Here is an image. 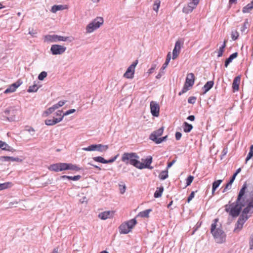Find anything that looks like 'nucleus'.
Listing matches in <instances>:
<instances>
[{
    "label": "nucleus",
    "instance_id": "nucleus-31",
    "mask_svg": "<svg viewBox=\"0 0 253 253\" xmlns=\"http://www.w3.org/2000/svg\"><path fill=\"white\" fill-rule=\"evenodd\" d=\"M249 25L248 20L247 19L245 20L243 26L241 28V31L242 33H246L247 32V29L249 27Z\"/></svg>",
    "mask_w": 253,
    "mask_h": 253
},
{
    "label": "nucleus",
    "instance_id": "nucleus-10",
    "mask_svg": "<svg viewBox=\"0 0 253 253\" xmlns=\"http://www.w3.org/2000/svg\"><path fill=\"white\" fill-rule=\"evenodd\" d=\"M60 171L65 170H79L80 169L76 165L71 163H59Z\"/></svg>",
    "mask_w": 253,
    "mask_h": 253
},
{
    "label": "nucleus",
    "instance_id": "nucleus-44",
    "mask_svg": "<svg viewBox=\"0 0 253 253\" xmlns=\"http://www.w3.org/2000/svg\"><path fill=\"white\" fill-rule=\"evenodd\" d=\"M53 111H54V110L53 109L52 107H51L47 109L46 110H45L43 114L45 116H47L51 114Z\"/></svg>",
    "mask_w": 253,
    "mask_h": 253
},
{
    "label": "nucleus",
    "instance_id": "nucleus-54",
    "mask_svg": "<svg viewBox=\"0 0 253 253\" xmlns=\"http://www.w3.org/2000/svg\"><path fill=\"white\" fill-rule=\"evenodd\" d=\"M156 64H152L151 68L148 70L147 73L149 74H152V73H153L154 71L156 69Z\"/></svg>",
    "mask_w": 253,
    "mask_h": 253
},
{
    "label": "nucleus",
    "instance_id": "nucleus-6",
    "mask_svg": "<svg viewBox=\"0 0 253 253\" xmlns=\"http://www.w3.org/2000/svg\"><path fill=\"white\" fill-rule=\"evenodd\" d=\"M195 81V77L193 73L187 74L185 82L181 91L179 92V95H181L183 93L187 92L189 89V87H191L194 84Z\"/></svg>",
    "mask_w": 253,
    "mask_h": 253
},
{
    "label": "nucleus",
    "instance_id": "nucleus-23",
    "mask_svg": "<svg viewBox=\"0 0 253 253\" xmlns=\"http://www.w3.org/2000/svg\"><path fill=\"white\" fill-rule=\"evenodd\" d=\"M238 53L237 52H235L233 54H232L231 55H230V56L229 57V58H228L226 60H225V66L226 67H227L228 65L232 61V60L236 58L237 56H238Z\"/></svg>",
    "mask_w": 253,
    "mask_h": 253
},
{
    "label": "nucleus",
    "instance_id": "nucleus-56",
    "mask_svg": "<svg viewBox=\"0 0 253 253\" xmlns=\"http://www.w3.org/2000/svg\"><path fill=\"white\" fill-rule=\"evenodd\" d=\"M231 185V184H229V182H228L226 185L225 187L223 189L222 192L224 193L227 191L228 189H230Z\"/></svg>",
    "mask_w": 253,
    "mask_h": 253
},
{
    "label": "nucleus",
    "instance_id": "nucleus-5",
    "mask_svg": "<svg viewBox=\"0 0 253 253\" xmlns=\"http://www.w3.org/2000/svg\"><path fill=\"white\" fill-rule=\"evenodd\" d=\"M109 146L108 145H103L101 144H92L87 147H84L82 150L85 151H98L103 153L108 150Z\"/></svg>",
    "mask_w": 253,
    "mask_h": 253
},
{
    "label": "nucleus",
    "instance_id": "nucleus-28",
    "mask_svg": "<svg viewBox=\"0 0 253 253\" xmlns=\"http://www.w3.org/2000/svg\"><path fill=\"white\" fill-rule=\"evenodd\" d=\"M222 181V180H217L213 182L212 186V195L214 194L215 190L219 186V185L221 184Z\"/></svg>",
    "mask_w": 253,
    "mask_h": 253
},
{
    "label": "nucleus",
    "instance_id": "nucleus-57",
    "mask_svg": "<svg viewBox=\"0 0 253 253\" xmlns=\"http://www.w3.org/2000/svg\"><path fill=\"white\" fill-rule=\"evenodd\" d=\"M250 247L251 249H253V235L251 236L250 241Z\"/></svg>",
    "mask_w": 253,
    "mask_h": 253
},
{
    "label": "nucleus",
    "instance_id": "nucleus-39",
    "mask_svg": "<svg viewBox=\"0 0 253 253\" xmlns=\"http://www.w3.org/2000/svg\"><path fill=\"white\" fill-rule=\"evenodd\" d=\"M92 159L94 161L97 162H99L103 164H105L106 162V160H105L103 157L101 156L94 157Z\"/></svg>",
    "mask_w": 253,
    "mask_h": 253
},
{
    "label": "nucleus",
    "instance_id": "nucleus-8",
    "mask_svg": "<svg viewBox=\"0 0 253 253\" xmlns=\"http://www.w3.org/2000/svg\"><path fill=\"white\" fill-rule=\"evenodd\" d=\"M199 2V0H190L188 4L184 6L182 11L186 14L191 13L196 8Z\"/></svg>",
    "mask_w": 253,
    "mask_h": 253
},
{
    "label": "nucleus",
    "instance_id": "nucleus-61",
    "mask_svg": "<svg viewBox=\"0 0 253 253\" xmlns=\"http://www.w3.org/2000/svg\"><path fill=\"white\" fill-rule=\"evenodd\" d=\"M176 162V160H173L171 162L169 163L167 166V169L170 168Z\"/></svg>",
    "mask_w": 253,
    "mask_h": 253
},
{
    "label": "nucleus",
    "instance_id": "nucleus-25",
    "mask_svg": "<svg viewBox=\"0 0 253 253\" xmlns=\"http://www.w3.org/2000/svg\"><path fill=\"white\" fill-rule=\"evenodd\" d=\"M252 9H253V0L250 3H248L246 6L243 8L242 11L243 13H248Z\"/></svg>",
    "mask_w": 253,
    "mask_h": 253
},
{
    "label": "nucleus",
    "instance_id": "nucleus-2",
    "mask_svg": "<svg viewBox=\"0 0 253 253\" xmlns=\"http://www.w3.org/2000/svg\"><path fill=\"white\" fill-rule=\"evenodd\" d=\"M218 219L215 218L211 225V233L217 243H222L225 241L226 235L221 229L217 227V222Z\"/></svg>",
    "mask_w": 253,
    "mask_h": 253
},
{
    "label": "nucleus",
    "instance_id": "nucleus-16",
    "mask_svg": "<svg viewBox=\"0 0 253 253\" xmlns=\"http://www.w3.org/2000/svg\"><path fill=\"white\" fill-rule=\"evenodd\" d=\"M44 42H57V35H47L44 36Z\"/></svg>",
    "mask_w": 253,
    "mask_h": 253
},
{
    "label": "nucleus",
    "instance_id": "nucleus-49",
    "mask_svg": "<svg viewBox=\"0 0 253 253\" xmlns=\"http://www.w3.org/2000/svg\"><path fill=\"white\" fill-rule=\"evenodd\" d=\"M168 138V135H166L165 136L160 137L159 138L158 140H157L156 144H160L163 141H165L167 140Z\"/></svg>",
    "mask_w": 253,
    "mask_h": 253
},
{
    "label": "nucleus",
    "instance_id": "nucleus-46",
    "mask_svg": "<svg viewBox=\"0 0 253 253\" xmlns=\"http://www.w3.org/2000/svg\"><path fill=\"white\" fill-rule=\"evenodd\" d=\"M194 177L192 175H189L186 179V186H189L192 182Z\"/></svg>",
    "mask_w": 253,
    "mask_h": 253
},
{
    "label": "nucleus",
    "instance_id": "nucleus-4",
    "mask_svg": "<svg viewBox=\"0 0 253 253\" xmlns=\"http://www.w3.org/2000/svg\"><path fill=\"white\" fill-rule=\"evenodd\" d=\"M104 22V20L102 17H98L94 19L90 22L86 27V32L91 33L94 30L99 28Z\"/></svg>",
    "mask_w": 253,
    "mask_h": 253
},
{
    "label": "nucleus",
    "instance_id": "nucleus-64",
    "mask_svg": "<svg viewBox=\"0 0 253 253\" xmlns=\"http://www.w3.org/2000/svg\"><path fill=\"white\" fill-rule=\"evenodd\" d=\"M187 119L191 121H193L195 120V116L193 115H190L188 117Z\"/></svg>",
    "mask_w": 253,
    "mask_h": 253
},
{
    "label": "nucleus",
    "instance_id": "nucleus-20",
    "mask_svg": "<svg viewBox=\"0 0 253 253\" xmlns=\"http://www.w3.org/2000/svg\"><path fill=\"white\" fill-rule=\"evenodd\" d=\"M0 148L3 150H6L10 152H15V150L9 146L5 142L0 140Z\"/></svg>",
    "mask_w": 253,
    "mask_h": 253
},
{
    "label": "nucleus",
    "instance_id": "nucleus-36",
    "mask_svg": "<svg viewBox=\"0 0 253 253\" xmlns=\"http://www.w3.org/2000/svg\"><path fill=\"white\" fill-rule=\"evenodd\" d=\"M159 177L162 180H165L168 177V170L162 171L159 174Z\"/></svg>",
    "mask_w": 253,
    "mask_h": 253
},
{
    "label": "nucleus",
    "instance_id": "nucleus-34",
    "mask_svg": "<svg viewBox=\"0 0 253 253\" xmlns=\"http://www.w3.org/2000/svg\"><path fill=\"white\" fill-rule=\"evenodd\" d=\"M226 42H227L226 40H224L223 44L221 46H220L219 47V49L218 51V55H217L218 57H221V56H222L223 53V52L224 51V48H225V47L226 46Z\"/></svg>",
    "mask_w": 253,
    "mask_h": 253
},
{
    "label": "nucleus",
    "instance_id": "nucleus-40",
    "mask_svg": "<svg viewBox=\"0 0 253 253\" xmlns=\"http://www.w3.org/2000/svg\"><path fill=\"white\" fill-rule=\"evenodd\" d=\"M160 5V1L159 0H157L155 1V3L153 5V9L155 11L157 12L158 11V9L159 8Z\"/></svg>",
    "mask_w": 253,
    "mask_h": 253
},
{
    "label": "nucleus",
    "instance_id": "nucleus-19",
    "mask_svg": "<svg viewBox=\"0 0 253 253\" xmlns=\"http://www.w3.org/2000/svg\"><path fill=\"white\" fill-rule=\"evenodd\" d=\"M119 230L121 234H127L131 231V230L128 227V225H127L126 222L122 224L120 226Z\"/></svg>",
    "mask_w": 253,
    "mask_h": 253
},
{
    "label": "nucleus",
    "instance_id": "nucleus-50",
    "mask_svg": "<svg viewBox=\"0 0 253 253\" xmlns=\"http://www.w3.org/2000/svg\"><path fill=\"white\" fill-rule=\"evenodd\" d=\"M119 189L120 193L123 194L126 192V186L124 185H119Z\"/></svg>",
    "mask_w": 253,
    "mask_h": 253
},
{
    "label": "nucleus",
    "instance_id": "nucleus-60",
    "mask_svg": "<svg viewBox=\"0 0 253 253\" xmlns=\"http://www.w3.org/2000/svg\"><path fill=\"white\" fill-rule=\"evenodd\" d=\"M169 63V62L166 60L165 63L163 65V66L161 69V70H164L168 66Z\"/></svg>",
    "mask_w": 253,
    "mask_h": 253
},
{
    "label": "nucleus",
    "instance_id": "nucleus-35",
    "mask_svg": "<svg viewBox=\"0 0 253 253\" xmlns=\"http://www.w3.org/2000/svg\"><path fill=\"white\" fill-rule=\"evenodd\" d=\"M127 225H128V227L130 230L136 225L137 222L135 219H132L127 222H126Z\"/></svg>",
    "mask_w": 253,
    "mask_h": 253
},
{
    "label": "nucleus",
    "instance_id": "nucleus-53",
    "mask_svg": "<svg viewBox=\"0 0 253 253\" xmlns=\"http://www.w3.org/2000/svg\"><path fill=\"white\" fill-rule=\"evenodd\" d=\"M76 111V110L74 109H70L68 111H67L64 114V115L62 116H67V115H69L72 113H73L74 112H75Z\"/></svg>",
    "mask_w": 253,
    "mask_h": 253
},
{
    "label": "nucleus",
    "instance_id": "nucleus-52",
    "mask_svg": "<svg viewBox=\"0 0 253 253\" xmlns=\"http://www.w3.org/2000/svg\"><path fill=\"white\" fill-rule=\"evenodd\" d=\"M196 98L194 96H190L188 99V102L190 104H194L195 103Z\"/></svg>",
    "mask_w": 253,
    "mask_h": 253
},
{
    "label": "nucleus",
    "instance_id": "nucleus-55",
    "mask_svg": "<svg viewBox=\"0 0 253 253\" xmlns=\"http://www.w3.org/2000/svg\"><path fill=\"white\" fill-rule=\"evenodd\" d=\"M195 196V192L193 191L191 193L190 195L188 196L187 198V202L189 203L190 201Z\"/></svg>",
    "mask_w": 253,
    "mask_h": 253
},
{
    "label": "nucleus",
    "instance_id": "nucleus-43",
    "mask_svg": "<svg viewBox=\"0 0 253 253\" xmlns=\"http://www.w3.org/2000/svg\"><path fill=\"white\" fill-rule=\"evenodd\" d=\"M239 35V34L237 31H233L231 33V38L233 40L235 41L237 39Z\"/></svg>",
    "mask_w": 253,
    "mask_h": 253
},
{
    "label": "nucleus",
    "instance_id": "nucleus-62",
    "mask_svg": "<svg viewBox=\"0 0 253 253\" xmlns=\"http://www.w3.org/2000/svg\"><path fill=\"white\" fill-rule=\"evenodd\" d=\"M66 102V101H60L57 103V104L58 105V106L60 107L63 106L65 104Z\"/></svg>",
    "mask_w": 253,
    "mask_h": 253
},
{
    "label": "nucleus",
    "instance_id": "nucleus-15",
    "mask_svg": "<svg viewBox=\"0 0 253 253\" xmlns=\"http://www.w3.org/2000/svg\"><path fill=\"white\" fill-rule=\"evenodd\" d=\"M22 84V82L20 80H18L16 82L11 84L5 90L4 93L8 94L14 92L16 89Z\"/></svg>",
    "mask_w": 253,
    "mask_h": 253
},
{
    "label": "nucleus",
    "instance_id": "nucleus-63",
    "mask_svg": "<svg viewBox=\"0 0 253 253\" xmlns=\"http://www.w3.org/2000/svg\"><path fill=\"white\" fill-rule=\"evenodd\" d=\"M163 71L164 70H161V72L156 76L157 79H160L162 77L163 74H164V72Z\"/></svg>",
    "mask_w": 253,
    "mask_h": 253
},
{
    "label": "nucleus",
    "instance_id": "nucleus-7",
    "mask_svg": "<svg viewBox=\"0 0 253 253\" xmlns=\"http://www.w3.org/2000/svg\"><path fill=\"white\" fill-rule=\"evenodd\" d=\"M138 63V61L137 60L133 62V63L127 68L126 72L124 73L123 77L126 79H133L135 73V68Z\"/></svg>",
    "mask_w": 253,
    "mask_h": 253
},
{
    "label": "nucleus",
    "instance_id": "nucleus-27",
    "mask_svg": "<svg viewBox=\"0 0 253 253\" xmlns=\"http://www.w3.org/2000/svg\"><path fill=\"white\" fill-rule=\"evenodd\" d=\"M59 166H60L59 163L52 164V165H51L48 167V169L51 171H54L55 172L60 171Z\"/></svg>",
    "mask_w": 253,
    "mask_h": 253
},
{
    "label": "nucleus",
    "instance_id": "nucleus-1",
    "mask_svg": "<svg viewBox=\"0 0 253 253\" xmlns=\"http://www.w3.org/2000/svg\"><path fill=\"white\" fill-rule=\"evenodd\" d=\"M253 195L249 194L246 202H242L243 206H247L240 216L234 230L235 233H238L243 228L245 222L248 220L251 214L253 213Z\"/></svg>",
    "mask_w": 253,
    "mask_h": 253
},
{
    "label": "nucleus",
    "instance_id": "nucleus-30",
    "mask_svg": "<svg viewBox=\"0 0 253 253\" xmlns=\"http://www.w3.org/2000/svg\"><path fill=\"white\" fill-rule=\"evenodd\" d=\"M151 211V209H147L146 210L140 212L138 216H140L141 217H148L149 214Z\"/></svg>",
    "mask_w": 253,
    "mask_h": 253
},
{
    "label": "nucleus",
    "instance_id": "nucleus-3",
    "mask_svg": "<svg viewBox=\"0 0 253 253\" xmlns=\"http://www.w3.org/2000/svg\"><path fill=\"white\" fill-rule=\"evenodd\" d=\"M139 159V157L135 153L125 152L122 155L121 160L126 165L130 164L137 168Z\"/></svg>",
    "mask_w": 253,
    "mask_h": 253
},
{
    "label": "nucleus",
    "instance_id": "nucleus-51",
    "mask_svg": "<svg viewBox=\"0 0 253 253\" xmlns=\"http://www.w3.org/2000/svg\"><path fill=\"white\" fill-rule=\"evenodd\" d=\"M29 34L32 36L33 37H36V35L37 34V32L36 30H34L33 29H32L30 30V29H29Z\"/></svg>",
    "mask_w": 253,
    "mask_h": 253
},
{
    "label": "nucleus",
    "instance_id": "nucleus-24",
    "mask_svg": "<svg viewBox=\"0 0 253 253\" xmlns=\"http://www.w3.org/2000/svg\"><path fill=\"white\" fill-rule=\"evenodd\" d=\"M66 8L65 5H54L51 8V12L56 13L57 11L64 10Z\"/></svg>",
    "mask_w": 253,
    "mask_h": 253
},
{
    "label": "nucleus",
    "instance_id": "nucleus-48",
    "mask_svg": "<svg viewBox=\"0 0 253 253\" xmlns=\"http://www.w3.org/2000/svg\"><path fill=\"white\" fill-rule=\"evenodd\" d=\"M81 176L80 175H75L74 176H69L68 179L72 180L74 181H77L81 178Z\"/></svg>",
    "mask_w": 253,
    "mask_h": 253
},
{
    "label": "nucleus",
    "instance_id": "nucleus-29",
    "mask_svg": "<svg viewBox=\"0 0 253 253\" xmlns=\"http://www.w3.org/2000/svg\"><path fill=\"white\" fill-rule=\"evenodd\" d=\"M193 128L192 125L188 124L187 122L183 123V130L185 132H189Z\"/></svg>",
    "mask_w": 253,
    "mask_h": 253
},
{
    "label": "nucleus",
    "instance_id": "nucleus-45",
    "mask_svg": "<svg viewBox=\"0 0 253 253\" xmlns=\"http://www.w3.org/2000/svg\"><path fill=\"white\" fill-rule=\"evenodd\" d=\"M69 39V37H64V36L57 35V42H58V41L65 42V41H68Z\"/></svg>",
    "mask_w": 253,
    "mask_h": 253
},
{
    "label": "nucleus",
    "instance_id": "nucleus-21",
    "mask_svg": "<svg viewBox=\"0 0 253 253\" xmlns=\"http://www.w3.org/2000/svg\"><path fill=\"white\" fill-rule=\"evenodd\" d=\"M111 215L112 214L110 211H105L100 213L98 215V217L102 220H105L110 218Z\"/></svg>",
    "mask_w": 253,
    "mask_h": 253
},
{
    "label": "nucleus",
    "instance_id": "nucleus-14",
    "mask_svg": "<svg viewBox=\"0 0 253 253\" xmlns=\"http://www.w3.org/2000/svg\"><path fill=\"white\" fill-rule=\"evenodd\" d=\"M151 113L153 116L158 117L160 112V106L159 104L155 101H151L150 102Z\"/></svg>",
    "mask_w": 253,
    "mask_h": 253
},
{
    "label": "nucleus",
    "instance_id": "nucleus-32",
    "mask_svg": "<svg viewBox=\"0 0 253 253\" xmlns=\"http://www.w3.org/2000/svg\"><path fill=\"white\" fill-rule=\"evenodd\" d=\"M2 158L5 161L19 162L21 161L18 158H14L13 157L3 156Z\"/></svg>",
    "mask_w": 253,
    "mask_h": 253
},
{
    "label": "nucleus",
    "instance_id": "nucleus-11",
    "mask_svg": "<svg viewBox=\"0 0 253 253\" xmlns=\"http://www.w3.org/2000/svg\"><path fill=\"white\" fill-rule=\"evenodd\" d=\"M152 162V157L150 156L148 158H147L146 159L144 160V163H141L139 161V164H138L137 169H152L153 167L150 166Z\"/></svg>",
    "mask_w": 253,
    "mask_h": 253
},
{
    "label": "nucleus",
    "instance_id": "nucleus-22",
    "mask_svg": "<svg viewBox=\"0 0 253 253\" xmlns=\"http://www.w3.org/2000/svg\"><path fill=\"white\" fill-rule=\"evenodd\" d=\"M214 82L212 81H208L203 87L204 93H205L210 90L213 86Z\"/></svg>",
    "mask_w": 253,
    "mask_h": 253
},
{
    "label": "nucleus",
    "instance_id": "nucleus-9",
    "mask_svg": "<svg viewBox=\"0 0 253 253\" xmlns=\"http://www.w3.org/2000/svg\"><path fill=\"white\" fill-rule=\"evenodd\" d=\"M66 47L59 44H53L51 46L50 51L53 55H60L65 52Z\"/></svg>",
    "mask_w": 253,
    "mask_h": 253
},
{
    "label": "nucleus",
    "instance_id": "nucleus-38",
    "mask_svg": "<svg viewBox=\"0 0 253 253\" xmlns=\"http://www.w3.org/2000/svg\"><path fill=\"white\" fill-rule=\"evenodd\" d=\"M38 88H39V87H38V86L36 84H34V85H31L29 87V88L27 90V91L28 92H36L38 90Z\"/></svg>",
    "mask_w": 253,
    "mask_h": 253
},
{
    "label": "nucleus",
    "instance_id": "nucleus-13",
    "mask_svg": "<svg viewBox=\"0 0 253 253\" xmlns=\"http://www.w3.org/2000/svg\"><path fill=\"white\" fill-rule=\"evenodd\" d=\"M164 127H161L158 129L154 131L149 136L150 139L152 140L156 143L157 142V140H158L159 138L158 137L162 135L164 132Z\"/></svg>",
    "mask_w": 253,
    "mask_h": 253
},
{
    "label": "nucleus",
    "instance_id": "nucleus-42",
    "mask_svg": "<svg viewBox=\"0 0 253 253\" xmlns=\"http://www.w3.org/2000/svg\"><path fill=\"white\" fill-rule=\"evenodd\" d=\"M25 130L28 131L32 135H33L35 133V129L33 127L29 126H26Z\"/></svg>",
    "mask_w": 253,
    "mask_h": 253
},
{
    "label": "nucleus",
    "instance_id": "nucleus-41",
    "mask_svg": "<svg viewBox=\"0 0 253 253\" xmlns=\"http://www.w3.org/2000/svg\"><path fill=\"white\" fill-rule=\"evenodd\" d=\"M47 74L45 71L42 72L38 76V79L40 81H42L46 77Z\"/></svg>",
    "mask_w": 253,
    "mask_h": 253
},
{
    "label": "nucleus",
    "instance_id": "nucleus-17",
    "mask_svg": "<svg viewBox=\"0 0 253 253\" xmlns=\"http://www.w3.org/2000/svg\"><path fill=\"white\" fill-rule=\"evenodd\" d=\"M63 118V116H61L59 118H53V119H48L45 121V124L47 126H53L58 123L60 122Z\"/></svg>",
    "mask_w": 253,
    "mask_h": 253
},
{
    "label": "nucleus",
    "instance_id": "nucleus-33",
    "mask_svg": "<svg viewBox=\"0 0 253 253\" xmlns=\"http://www.w3.org/2000/svg\"><path fill=\"white\" fill-rule=\"evenodd\" d=\"M163 191H164L163 187L161 186L159 188H157V190L154 193V197L155 198L161 197L162 195V193H163Z\"/></svg>",
    "mask_w": 253,
    "mask_h": 253
},
{
    "label": "nucleus",
    "instance_id": "nucleus-58",
    "mask_svg": "<svg viewBox=\"0 0 253 253\" xmlns=\"http://www.w3.org/2000/svg\"><path fill=\"white\" fill-rule=\"evenodd\" d=\"M181 133L179 132H176L175 133V138L176 140H179L181 137Z\"/></svg>",
    "mask_w": 253,
    "mask_h": 253
},
{
    "label": "nucleus",
    "instance_id": "nucleus-18",
    "mask_svg": "<svg viewBox=\"0 0 253 253\" xmlns=\"http://www.w3.org/2000/svg\"><path fill=\"white\" fill-rule=\"evenodd\" d=\"M240 81V76H238L234 78L232 84V88L234 91H237L239 90Z\"/></svg>",
    "mask_w": 253,
    "mask_h": 253
},
{
    "label": "nucleus",
    "instance_id": "nucleus-12",
    "mask_svg": "<svg viewBox=\"0 0 253 253\" xmlns=\"http://www.w3.org/2000/svg\"><path fill=\"white\" fill-rule=\"evenodd\" d=\"M183 44V42L180 40H178L176 42L174 49L172 51V59L174 60L177 57Z\"/></svg>",
    "mask_w": 253,
    "mask_h": 253
},
{
    "label": "nucleus",
    "instance_id": "nucleus-47",
    "mask_svg": "<svg viewBox=\"0 0 253 253\" xmlns=\"http://www.w3.org/2000/svg\"><path fill=\"white\" fill-rule=\"evenodd\" d=\"M10 184L9 182H6L4 183L0 184V190L5 189L8 187V185Z\"/></svg>",
    "mask_w": 253,
    "mask_h": 253
},
{
    "label": "nucleus",
    "instance_id": "nucleus-59",
    "mask_svg": "<svg viewBox=\"0 0 253 253\" xmlns=\"http://www.w3.org/2000/svg\"><path fill=\"white\" fill-rule=\"evenodd\" d=\"M236 175H237V173H235L233 175V176H232V177H231V179H230V181L228 182H229V184H232L233 183V182H234V180H235V177H236Z\"/></svg>",
    "mask_w": 253,
    "mask_h": 253
},
{
    "label": "nucleus",
    "instance_id": "nucleus-37",
    "mask_svg": "<svg viewBox=\"0 0 253 253\" xmlns=\"http://www.w3.org/2000/svg\"><path fill=\"white\" fill-rule=\"evenodd\" d=\"M253 157V145H252L250 147V152L248 154V156L246 159V163H247L250 159Z\"/></svg>",
    "mask_w": 253,
    "mask_h": 253
},
{
    "label": "nucleus",
    "instance_id": "nucleus-26",
    "mask_svg": "<svg viewBox=\"0 0 253 253\" xmlns=\"http://www.w3.org/2000/svg\"><path fill=\"white\" fill-rule=\"evenodd\" d=\"M17 111V109H16L14 107H11L9 108L8 109L4 111V113L6 115H12L15 116L16 112Z\"/></svg>",
    "mask_w": 253,
    "mask_h": 253
}]
</instances>
